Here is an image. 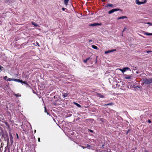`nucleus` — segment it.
<instances>
[{
	"mask_svg": "<svg viewBox=\"0 0 152 152\" xmlns=\"http://www.w3.org/2000/svg\"><path fill=\"white\" fill-rule=\"evenodd\" d=\"M36 43L37 44L38 46H40L39 45V43L38 42H36Z\"/></svg>",
	"mask_w": 152,
	"mask_h": 152,
	"instance_id": "obj_36",
	"label": "nucleus"
},
{
	"mask_svg": "<svg viewBox=\"0 0 152 152\" xmlns=\"http://www.w3.org/2000/svg\"><path fill=\"white\" fill-rule=\"evenodd\" d=\"M110 52H111L110 51V50L106 51L105 52V53H110Z\"/></svg>",
	"mask_w": 152,
	"mask_h": 152,
	"instance_id": "obj_26",
	"label": "nucleus"
},
{
	"mask_svg": "<svg viewBox=\"0 0 152 152\" xmlns=\"http://www.w3.org/2000/svg\"><path fill=\"white\" fill-rule=\"evenodd\" d=\"M120 10V9L118 8L113 9L109 11L108 12V13L109 14H110L113 13L115 12L119 11Z\"/></svg>",
	"mask_w": 152,
	"mask_h": 152,
	"instance_id": "obj_3",
	"label": "nucleus"
},
{
	"mask_svg": "<svg viewBox=\"0 0 152 152\" xmlns=\"http://www.w3.org/2000/svg\"><path fill=\"white\" fill-rule=\"evenodd\" d=\"M23 83L26 84V85H28V84L26 81H23Z\"/></svg>",
	"mask_w": 152,
	"mask_h": 152,
	"instance_id": "obj_28",
	"label": "nucleus"
},
{
	"mask_svg": "<svg viewBox=\"0 0 152 152\" xmlns=\"http://www.w3.org/2000/svg\"><path fill=\"white\" fill-rule=\"evenodd\" d=\"M88 132H91V133H93V131L91 129H88Z\"/></svg>",
	"mask_w": 152,
	"mask_h": 152,
	"instance_id": "obj_27",
	"label": "nucleus"
},
{
	"mask_svg": "<svg viewBox=\"0 0 152 152\" xmlns=\"http://www.w3.org/2000/svg\"><path fill=\"white\" fill-rule=\"evenodd\" d=\"M136 3L137 4L140 5V4H141L143 3H141V2H140L139 0H137L136 1Z\"/></svg>",
	"mask_w": 152,
	"mask_h": 152,
	"instance_id": "obj_13",
	"label": "nucleus"
},
{
	"mask_svg": "<svg viewBox=\"0 0 152 152\" xmlns=\"http://www.w3.org/2000/svg\"><path fill=\"white\" fill-rule=\"evenodd\" d=\"M0 134L1 136V138L3 139L5 141H7V144L9 143V139L8 134L6 131H4L2 128L0 129Z\"/></svg>",
	"mask_w": 152,
	"mask_h": 152,
	"instance_id": "obj_1",
	"label": "nucleus"
},
{
	"mask_svg": "<svg viewBox=\"0 0 152 152\" xmlns=\"http://www.w3.org/2000/svg\"><path fill=\"white\" fill-rule=\"evenodd\" d=\"M14 78H9L8 79H7V81H13V79Z\"/></svg>",
	"mask_w": 152,
	"mask_h": 152,
	"instance_id": "obj_19",
	"label": "nucleus"
},
{
	"mask_svg": "<svg viewBox=\"0 0 152 152\" xmlns=\"http://www.w3.org/2000/svg\"><path fill=\"white\" fill-rule=\"evenodd\" d=\"M44 108H45V112L46 113H47V115H49V113L47 112V108L45 106V107Z\"/></svg>",
	"mask_w": 152,
	"mask_h": 152,
	"instance_id": "obj_18",
	"label": "nucleus"
},
{
	"mask_svg": "<svg viewBox=\"0 0 152 152\" xmlns=\"http://www.w3.org/2000/svg\"><path fill=\"white\" fill-rule=\"evenodd\" d=\"M136 73H138V72H137Z\"/></svg>",
	"mask_w": 152,
	"mask_h": 152,
	"instance_id": "obj_48",
	"label": "nucleus"
},
{
	"mask_svg": "<svg viewBox=\"0 0 152 152\" xmlns=\"http://www.w3.org/2000/svg\"><path fill=\"white\" fill-rule=\"evenodd\" d=\"M31 24L32 25H34L35 27H37L39 26V25L38 24H37V23L34 22H31Z\"/></svg>",
	"mask_w": 152,
	"mask_h": 152,
	"instance_id": "obj_11",
	"label": "nucleus"
},
{
	"mask_svg": "<svg viewBox=\"0 0 152 152\" xmlns=\"http://www.w3.org/2000/svg\"><path fill=\"white\" fill-rule=\"evenodd\" d=\"M151 52V51H147V53H148L149 52Z\"/></svg>",
	"mask_w": 152,
	"mask_h": 152,
	"instance_id": "obj_43",
	"label": "nucleus"
},
{
	"mask_svg": "<svg viewBox=\"0 0 152 152\" xmlns=\"http://www.w3.org/2000/svg\"><path fill=\"white\" fill-rule=\"evenodd\" d=\"M145 34L147 35H152V33H145Z\"/></svg>",
	"mask_w": 152,
	"mask_h": 152,
	"instance_id": "obj_21",
	"label": "nucleus"
},
{
	"mask_svg": "<svg viewBox=\"0 0 152 152\" xmlns=\"http://www.w3.org/2000/svg\"><path fill=\"white\" fill-rule=\"evenodd\" d=\"M90 58V57H89L88 58H86V59L83 60V62L84 63H86L87 62V61L89 60Z\"/></svg>",
	"mask_w": 152,
	"mask_h": 152,
	"instance_id": "obj_12",
	"label": "nucleus"
},
{
	"mask_svg": "<svg viewBox=\"0 0 152 152\" xmlns=\"http://www.w3.org/2000/svg\"><path fill=\"white\" fill-rule=\"evenodd\" d=\"M16 137H17V139H18L19 138V136H18V134L17 133H16Z\"/></svg>",
	"mask_w": 152,
	"mask_h": 152,
	"instance_id": "obj_34",
	"label": "nucleus"
},
{
	"mask_svg": "<svg viewBox=\"0 0 152 152\" xmlns=\"http://www.w3.org/2000/svg\"><path fill=\"white\" fill-rule=\"evenodd\" d=\"M19 82H20L21 83H23V81L22 80H20V81H19Z\"/></svg>",
	"mask_w": 152,
	"mask_h": 152,
	"instance_id": "obj_30",
	"label": "nucleus"
},
{
	"mask_svg": "<svg viewBox=\"0 0 152 152\" xmlns=\"http://www.w3.org/2000/svg\"><path fill=\"white\" fill-rule=\"evenodd\" d=\"M86 148L90 149L91 148V146L89 145L88 144H87L86 145Z\"/></svg>",
	"mask_w": 152,
	"mask_h": 152,
	"instance_id": "obj_14",
	"label": "nucleus"
},
{
	"mask_svg": "<svg viewBox=\"0 0 152 152\" xmlns=\"http://www.w3.org/2000/svg\"><path fill=\"white\" fill-rule=\"evenodd\" d=\"M2 68H3V67L2 66H1L0 65V70H2Z\"/></svg>",
	"mask_w": 152,
	"mask_h": 152,
	"instance_id": "obj_35",
	"label": "nucleus"
},
{
	"mask_svg": "<svg viewBox=\"0 0 152 152\" xmlns=\"http://www.w3.org/2000/svg\"><path fill=\"white\" fill-rule=\"evenodd\" d=\"M102 24L101 23H94L91 24L89 25V26H101Z\"/></svg>",
	"mask_w": 152,
	"mask_h": 152,
	"instance_id": "obj_4",
	"label": "nucleus"
},
{
	"mask_svg": "<svg viewBox=\"0 0 152 152\" xmlns=\"http://www.w3.org/2000/svg\"><path fill=\"white\" fill-rule=\"evenodd\" d=\"M124 78L126 79H130L131 78V76H128L125 77H124Z\"/></svg>",
	"mask_w": 152,
	"mask_h": 152,
	"instance_id": "obj_20",
	"label": "nucleus"
},
{
	"mask_svg": "<svg viewBox=\"0 0 152 152\" xmlns=\"http://www.w3.org/2000/svg\"><path fill=\"white\" fill-rule=\"evenodd\" d=\"M147 24H149V25H152V24L151 23H150V22L148 23H147Z\"/></svg>",
	"mask_w": 152,
	"mask_h": 152,
	"instance_id": "obj_41",
	"label": "nucleus"
},
{
	"mask_svg": "<svg viewBox=\"0 0 152 152\" xmlns=\"http://www.w3.org/2000/svg\"><path fill=\"white\" fill-rule=\"evenodd\" d=\"M145 152H148V151L147 150L145 151Z\"/></svg>",
	"mask_w": 152,
	"mask_h": 152,
	"instance_id": "obj_46",
	"label": "nucleus"
},
{
	"mask_svg": "<svg viewBox=\"0 0 152 152\" xmlns=\"http://www.w3.org/2000/svg\"><path fill=\"white\" fill-rule=\"evenodd\" d=\"M13 81H15V82H19V81H20V79H18L14 78V79H13Z\"/></svg>",
	"mask_w": 152,
	"mask_h": 152,
	"instance_id": "obj_22",
	"label": "nucleus"
},
{
	"mask_svg": "<svg viewBox=\"0 0 152 152\" xmlns=\"http://www.w3.org/2000/svg\"><path fill=\"white\" fill-rule=\"evenodd\" d=\"M151 81L152 82V78H151Z\"/></svg>",
	"mask_w": 152,
	"mask_h": 152,
	"instance_id": "obj_47",
	"label": "nucleus"
},
{
	"mask_svg": "<svg viewBox=\"0 0 152 152\" xmlns=\"http://www.w3.org/2000/svg\"><path fill=\"white\" fill-rule=\"evenodd\" d=\"M126 28H124V29H123V32H124V31L125 30V29H126Z\"/></svg>",
	"mask_w": 152,
	"mask_h": 152,
	"instance_id": "obj_42",
	"label": "nucleus"
},
{
	"mask_svg": "<svg viewBox=\"0 0 152 152\" xmlns=\"http://www.w3.org/2000/svg\"><path fill=\"white\" fill-rule=\"evenodd\" d=\"M114 104V103L113 102H111L110 103H109V104H105V105H104V106H107V105H113Z\"/></svg>",
	"mask_w": 152,
	"mask_h": 152,
	"instance_id": "obj_15",
	"label": "nucleus"
},
{
	"mask_svg": "<svg viewBox=\"0 0 152 152\" xmlns=\"http://www.w3.org/2000/svg\"><path fill=\"white\" fill-rule=\"evenodd\" d=\"M129 69H130L128 67H124L123 69H119L121 71V72H122V73H124L126 71V70H129Z\"/></svg>",
	"mask_w": 152,
	"mask_h": 152,
	"instance_id": "obj_6",
	"label": "nucleus"
},
{
	"mask_svg": "<svg viewBox=\"0 0 152 152\" xmlns=\"http://www.w3.org/2000/svg\"><path fill=\"white\" fill-rule=\"evenodd\" d=\"M151 80V78L150 79H148L147 78H146L142 80V82L143 84H149L152 83V82Z\"/></svg>",
	"mask_w": 152,
	"mask_h": 152,
	"instance_id": "obj_2",
	"label": "nucleus"
},
{
	"mask_svg": "<svg viewBox=\"0 0 152 152\" xmlns=\"http://www.w3.org/2000/svg\"><path fill=\"white\" fill-rule=\"evenodd\" d=\"M102 2H104L105 1V0H102Z\"/></svg>",
	"mask_w": 152,
	"mask_h": 152,
	"instance_id": "obj_44",
	"label": "nucleus"
},
{
	"mask_svg": "<svg viewBox=\"0 0 152 152\" xmlns=\"http://www.w3.org/2000/svg\"><path fill=\"white\" fill-rule=\"evenodd\" d=\"M9 135L10 136V142H11V143H12L13 142V141L12 140L13 137H12V133L10 132H9Z\"/></svg>",
	"mask_w": 152,
	"mask_h": 152,
	"instance_id": "obj_7",
	"label": "nucleus"
},
{
	"mask_svg": "<svg viewBox=\"0 0 152 152\" xmlns=\"http://www.w3.org/2000/svg\"><path fill=\"white\" fill-rule=\"evenodd\" d=\"M69 0H64V4L65 5H67Z\"/></svg>",
	"mask_w": 152,
	"mask_h": 152,
	"instance_id": "obj_17",
	"label": "nucleus"
},
{
	"mask_svg": "<svg viewBox=\"0 0 152 152\" xmlns=\"http://www.w3.org/2000/svg\"><path fill=\"white\" fill-rule=\"evenodd\" d=\"M66 8L64 7H63L62 8V10L63 11H64L65 10Z\"/></svg>",
	"mask_w": 152,
	"mask_h": 152,
	"instance_id": "obj_33",
	"label": "nucleus"
},
{
	"mask_svg": "<svg viewBox=\"0 0 152 152\" xmlns=\"http://www.w3.org/2000/svg\"><path fill=\"white\" fill-rule=\"evenodd\" d=\"M96 95L97 96L101 98H104L105 97L103 95L100 93H96Z\"/></svg>",
	"mask_w": 152,
	"mask_h": 152,
	"instance_id": "obj_5",
	"label": "nucleus"
},
{
	"mask_svg": "<svg viewBox=\"0 0 152 152\" xmlns=\"http://www.w3.org/2000/svg\"><path fill=\"white\" fill-rule=\"evenodd\" d=\"M107 7H112L113 6V5L112 4H107Z\"/></svg>",
	"mask_w": 152,
	"mask_h": 152,
	"instance_id": "obj_23",
	"label": "nucleus"
},
{
	"mask_svg": "<svg viewBox=\"0 0 152 152\" xmlns=\"http://www.w3.org/2000/svg\"><path fill=\"white\" fill-rule=\"evenodd\" d=\"M148 123H150L151 122V121L150 119H148Z\"/></svg>",
	"mask_w": 152,
	"mask_h": 152,
	"instance_id": "obj_31",
	"label": "nucleus"
},
{
	"mask_svg": "<svg viewBox=\"0 0 152 152\" xmlns=\"http://www.w3.org/2000/svg\"><path fill=\"white\" fill-rule=\"evenodd\" d=\"M38 142H40V138L39 137V138H38Z\"/></svg>",
	"mask_w": 152,
	"mask_h": 152,
	"instance_id": "obj_39",
	"label": "nucleus"
},
{
	"mask_svg": "<svg viewBox=\"0 0 152 152\" xmlns=\"http://www.w3.org/2000/svg\"><path fill=\"white\" fill-rule=\"evenodd\" d=\"M104 145H102V147H101L102 148H104Z\"/></svg>",
	"mask_w": 152,
	"mask_h": 152,
	"instance_id": "obj_37",
	"label": "nucleus"
},
{
	"mask_svg": "<svg viewBox=\"0 0 152 152\" xmlns=\"http://www.w3.org/2000/svg\"><path fill=\"white\" fill-rule=\"evenodd\" d=\"M4 123L5 124L6 126H7V127H6L7 129L9 130L10 132V126L9 124L7 122H5Z\"/></svg>",
	"mask_w": 152,
	"mask_h": 152,
	"instance_id": "obj_8",
	"label": "nucleus"
},
{
	"mask_svg": "<svg viewBox=\"0 0 152 152\" xmlns=\"http://www.w3.org/2000/svg\"><path fill=\"white\" fill-rule=\"evenodd\" d=\"M115 51H116V50L115 49L110 50V51L111 52H114Z\"/></svg>",
	"mask_w": 152,
	"mask_h": 152,
	"instance_id": "obj_29",
	"label": "nucleus"
},
{
	"mask_svg": "<svg viewBox=\"0 0 152 152\" xmlns=\"http://www.w3.org/2000/svg\"><path fill=\"white\" fill-rule=\"evenodd\" d=\"M7 76H5L4 77V79L5 80H6V79H7Z\"/></svg>",
	"mask_w": 152,
	"mask_h": 152,
	"instance_id": "obj_32",
	"label": "nucleus"
},
{
	"mask_svg": "<svg viewBox=\"0 0 152 152\" xmlns=\"http://www.w3.org/2000/svg\"><path fill=\"white\" fill-rule=\"evenodd\" d=\"M127 18V17L126 16H121V17H118L117 18V20H120V19H125V18Z\"/></svg>",
	"mask_w": 152,
	"mask_h": 152,
	"instance_id": "obj_10",
	"label": "nucleus"
},
{
	"mask_svg": "<svg viewBox=\"0 0 152 152\" xmlns=\"http://www.w3.org/2000/svg\"><path fill=\"white\" fill-rule=\"evenodd\" d=\"M69 93H68L64 92L63 93L62 96L64 98L67 97L69 95Z\"/></svg>",
	"mask_w": 152,
	"mask_h": 152,
	"instance_id": "obj_9",
	"label": "nucleus"
},
{
	"mask_svg": "<svg viewBox=\"0 0 152 152\" xmlns=\"http://www.w3.org/2000/svg\"><path fill=\"white\" fill-rule=\"evenodd\" d=\"M88 42H92V39L89 40V41H88Z\"/></svg>",
	"mask_w": 152,
	"mask_h": 152,
	"instance_id": "obj_38",
	"label": "nucleus"
},
{
	"mask_svg": "<svg viewBox=\"0 0 152 152\" xmlns=\"http://www.w3.org/2000/svg\"><path fill=\"white\" fill-rule=\"evenodd\" d=\"M92 48H94L95 49L97 50L98 49V47L96 46L95 45H92Z\"/></svg>",
	"mask_w": 152,
	"mask_h": 152,
	"instance_id": "obj_16",
	"label": "nucleus"
},
{
	"mask_svg": "<svg viewBox=\"0 0 152 152\" xmlns=\"http://www.w3.org/2000/svg\"><path fill=\"white\" fill-rule=\"evenodd\" d=\"M78 107H81V105L77 103H75Z\"/></svg>",
	"mask_w": 152,
	"mask_h": 152,
	"instance_id": "obj_25",
	"label": "nucleus"
},
{
	"mask_svg": "<svg viewBox=\"0 0 152 152\" xmlns=\"http://www.w3.org/2000/svg\"><path fill=\"white\" fill-rule=\"evenodd\" d=\"M15 96L16 97L21 96V95L19 94H15Z\"/></svg>",
	"mask_w": 152,
	"mask_h": 152,
	"instance_id": "obj_24",
	"label": "nucleus"
},
{
	"mask_svg": "<svg viewBox=\"0 0 152 152\" xmlns=\"http://www.w3.org/2000/svg\"><path fill=\"white\" fill-rule=\"evenodd\" d=\"M129 130H128V131L126 133V134H128V133H129Z\"/></svg>",
	"mask_w": 152,
	"mask_h": 152,
	"instance_id": "obj_45",
	"label": "nucleus"
},
{
	"mask_svg": "<svg viewBox=\"0 0 152 152\" xmlns=\"http://www.w3.org/2000/svg\"><path fill=\"white\" fill-rule=\"evenodd\" d=\"M81 147L83 148L84 149L86 148V147H84V146H82Z\"/></svg>",
	"mask_w": 152,
	"mask_h": 152,
	"instance_id": "obj_40",
	"label": "nucleus"
}]
</instances>
